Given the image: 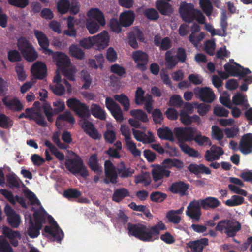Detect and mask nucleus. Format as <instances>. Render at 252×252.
<instances>
[{
	"instance_id": "473e14b6",
	"label": "nucleus",
	"mask_w": 252,
	"mask_h": 252,
	"mask_svg": "<svg viewBox=\"0 0 252 252\" xmlns=\"http://www.w3.org/2000/svg\"><path fill=\"white\" fill-rule=\"evenodd\" d=\"M91 114L95 118L101 120L106 119V114L104 110L100 106L97 104L93 103L90 107Z\"/></svg>"
},
{
	"instance_id": "3c124183",
	"label": "nucleus",
	"mask_w": 252,
	"mask_h": 252,
	"mask_svg": "<svg viewBox=\"0 0 252 252\" xmlns=\"http://www.w3.org/2000/svg\"><path fill=\"white\" fill-rule=\"evenodd\" d=\"M32 44L25 38L20 37L17 42V46L18 50L22 54L23 52H25V51L29 48Z\"/></svg>"
},
{
	"instance_id": "49530a36",
	"label": "nucleus",
	"mask_w": 252,
	"mask_h": 252,
	"mask_svg": "<svg viewBox=\"0 0 252 252\" xmlns=\"http://www.w3.org/2000/svg\"><path fill=\"white\" fill-rule=\"evenodd\" d=\"M129 195V192L127 189L122 188L117 189L114 193L113 200L115 202H119L124 197Z\"/></svg>"
},
{
	"instance_id": "680f3d73",
	"label": "nucleus",
	"mask_w": 252,
	"mask_h": 252,
	"mask_svg": "<svg viewBox=\"0 0 252 252\" xmlns=\"http://www.w3.org/2000/svg\"><path fill=\"white\" fill-rule=\"evenodd\" d=\"M15 71L19 80L21 81H25L27 78V75L24 70L23 65L18 63L15 66Z\"/></svg>"
},
{
	"instance_id": "e433bc0d",
	"label": "nucleus",
	"mask_w": 252,
	"mask_h": 252,
	"mask_svg": "<svg viewBox=\"0 0 252 252\" xmlns=\"http://www.w3.org/2000/svg\"><path fill=\"white\" fill-rule=\"evenodd\" d=\"M158 11L164 15H170L173 10L172 6L168 2L158 0Z\"/></svg>"
},
{
	"instance_id": "e2e57ef3",
	"label": "nucleus",
	"mask_w": 252,
	"mask_h": 252,
	"mask_svg": "<svg viewBox=\"0 0 252 252\" xmlns=\"http://www.w3.org/2000/svg\"><path fill=\"white\" fill-rule=\"evenodd\" d=\"M105 56L107 60L111 62H114L118 59V54L116 51L111 47L107 49Z\"/></svg>"
},
{
	"instance_id": "a878e982",
	"label": "nucleus",
	"mask_w": 252,
	"mask_h": 252,
	"mask_svg": "<svg viewBox=\"0 0 252 252\" xmlns=\"http://www.w3.org/2000/svg\"><path fill=\"white\" fill-rule=\"evenodd\" d=\"M3 234L8 238L13 246H18V241L21 239V235L18 231H14L10 228L4 226L3 227Z\"/></svg>"
},
{
	"instance_id": "c756f323",
	"label": "nucleus",
	"mask_w": 252,
	"mask_h": 252,
	"mask_svg": "<svg viewBox=\"0 0 252 252\" xmlns=\"http://www.w3.org/2000/svg\"><path fill=\"white\" fill-rule=\"evenodd\" d=\"M2 101L8 109L14 111H20L23 108L22 104L16 98L9 99L8 98L5 97L2 99Z\"/></svg>"
},
{
	"instance_id": "f3484780",
	"label": "nucleus",
	"mask_w": 252,
	"mask_h": 252,
	"mask_svg": "<svg viewBox=\"0 0 252 252\" xmlns=\"http://www.w3.org/2000/svg\"><path fill=\"white\" fill-rule=\"evenodd\" d=\"M93 39L96 49L101 51L109 45L110 37L108 32L103 31L98 34L93 36Z\"/></svg>"
},
{
	"instance_id": "4c0bfd02",
	"label": "nucleus",
	"mask_w": 252,
	"mask_h": 252,
	"mask_svg": "<svg viewBox=\"0 0 252 252\" xmlns=\"http://www.w3.org/2000/svg\"><path fill=\"white\" fill-rule=\"evenodd\" d=\"M158 137L162 139L173 141L174 140L172 131L168 127L158 128Z\"/></svg>"
},
{
	"instance_id": "f03ea898",
	"label": "nucleus",
	"mask_w": 252,
	"mask_h": 252,
	"mask_svg": "<svg viewBox=\"0 0 252 252\" xmlns=\"http://www.w3.org/2000/svg\"><path fill=\"white\" fill-rule=\"evenodd\" d=\"M66 105L68 108L82 118L80 121V124L90 137L94 139H99L101 137V135L98 133L94 125L84 119L90 116L89 107L87 106L75 98L68 99L66 101Z\"/></svg>"
},
{
	"instance_id": "423d86ee",
	"label": "nucleus",
	"mask_w": 252,
	"mask_h": 252,
	"mask_svg": "<svg viewBox=\"0 0 252 252\" xmlns=\"http://www.w3.org/2000/svg\"><path fill=\"white\" fill-rule=\"evenodd\" d=\"M129 233L144 241H152L155 240L158 235V227L155 226L147 227L143 224L128 225Z\"/></svg>"
},
{
	"instance_id": "7c9ffc66",
	"label": "nucleus",
	"mask_w": 252,
	"mask_h": 252,
	"mask_svg": "<svg viewBox=\"0 0 252 252\" xmlns=\"http://www.w3.org/2000/svg\"><path fill=\"white\" fill-rule=\"evenodd\" d=\"M133 134L134 138L137 141L143 143H151L154 139L153 134L150 132H148V135H146L139 130L133 129Z\"/></svg>"
},
{
	"instance_id": "c03bdc74",
	"label": "nucleus",
	"mask_w": 252,
	"mask_h": 252,
	"mask_svg": "<svg viewBox=\"0 0 252 252\" xmlns=\"http://www.w3.org/2000/svg\"><path fill=\"white\" fill-rule=\"evenodd\" d=\"M126 146L127 149L135 157L139 156L141 155V152L137 148L136 144L132 141L131 138L125 140Z\"/></svg>"
},
{
	"instance_id": "ea45409f",
	"label": "nucleus",
	"mask_w": 252,
	"mask_h": 252,
	"mask_svg": "<svg viewBox=\"0 0 252 252\" xmlns=\"http://www.w3.org/2000/svg\"><path fill=\"white\" fill-rule=\"evenodd\" d=\"M244 198L242 196L234 195L230 199L224 202V204L229 207H234L240 205L244 203Z\"/></svg>"
},
{
	"instance_id": "774afa93",
	"label": "nucleus",
	"mask_w": 252,
	"mask_h": 252,
	"mask_svg": "<svg viewBox=\"0 0 252 252\" xmlns=\"http://www.w3.org/2000/svg\"><path fill=\"white\" fill-rule=\"evenodd\" d=\"M118 20L112 19L109 23V27L111 30L114 32L119 33L122 30V27Z\"/></svg>"
},
{
	"instance_id": "9d476101",
	"label": "nucleus",
	"mask_w": 252,
	"mask_h": 252,
	"mask_svg": "<svg viewBox=\"0 0 252 252\" xmlns=\"http://www.w3.org/2000/svg\"><path fill=\"white\" fill-rule=\"evenodd\" d=\"M173 131L179 147L181 144H186V142L193 141V137L197 133L196 129L192 127H177L174 128Z\"/></svg>"
},
{
	"instance_id": "a19ab883",
	"label": "nucleus",
	"mask_w": 252,
	"mask_h": 252,
	"mask_svg": "<svg viewBox=\"0 0 252 252\" xmlns=\"http://www.w3.org/2000/svg\"><path fill=\"white\" fill-rule=\"evenodd\" d=\"M180 148L182 151L189 157L199 158L201 155L199 152L194 149L190 147L187 144H181Z\"/></svg>"
},
{
	"instance_id": "8fccbe9b",
	"label": "nucleus",
	"mask_w": 252,
	"mask_h": 252,
	"mask_svg": "<svg viewBox=\"0 0 252 252\" xmlns=\"http://www.w3.org/2000/svg\"><path fill=\"white\" fill-rule=\"evenodd\" d=\"M193 104L195 108L197 109V112L201 116L205 115L211 109V106L209 104L198 102H194Z\"/></svg>"
},
{
	"instance_id": "72a5a7b5",
	"label": "nucleus",
	"mask_w": 252,
	"mask_h": 252,
	"mask_svg": "<svg viewBox=\"0 0 252 252\" xmlns=\"http://www.w3.org/2000/svg\"><path fill=\"white\" fill-rule=\"evenodd\" d=\"M21 54L25 60L30 62L35 61L38 56L37 51L32 44L25 51V52H23Z\"/></svg>"
},
{
	"instance_id": "5fc2aeb1",
	"label": "nucleus",
	"mask_w": 252,
	"mask_h": 252,
	"mask_svg": "<svg viewBox=\"0 0 252 252\" xmlns=\"http://www.w3.org/2000/svg\"><path fill=\"white\" fill-rule=\"evenodd\" d=\"M163 163L165 164L176 167L179 169H182L184 167L183 162L176 158H166Z\"/></svg>"
},
{
	"instance_id": "cd10ccee",
	"label": "nucleus",
	"mask_w": 252,
	"mask_h": 252,
	"mask_svg": "<svg viewBox=\"0 0 252 252\" xmlns=\"http://www.w3.org/2000/svg\"><path fill=\"white\" fill-rule=\"evenodd\" d=\"M135 19L134 13L130 10L126 11L120 15V22L124 27H128L133 22Z\"/></svg>"
},
{
	"instance_id": "0eeeda50",
	"label": "nucleus",
	"mask_w": 252,
	"mask_h": 252,
	"mask_svg": "<svg viewBox=\"0 0 252 252\" xmlns=\"http://www.w3.org/2000/svg\"><path fill=\"white\" fill-rule=\"evenodd\" d=\"M241 229L240 223L234 220L225 219L220 221L215 227L216 231L223 232L228 237L235 236Z\"/></svg>"
},
{
	"instance_id": "79ce46f5",
	"label": "nucleus",
	"mask_w": 252,
	"mask_h": 252,
	"mask_svg": "<svg viewBox=\"0 0 252 252\" xmlns=\"http://www.w3.org/2000/svg\"><path fill=\"white\" fill-rule=\"evenodd\" d=\"M70 6L69 0H59L57 3V10L62 14L66 13L69 10Z\"/></svg>"
},
{
	"instance_id": "f257e3e1",
	"label": "nucleus",
	"mask_w": 252,
	"mask_h": 252,
	"mask_svg": "<svg viewBox=\"0 0 252 252\" xmlns=\"http://www.w3.org/2000/svg\"><path fill=\"white\" fill-rule=\"evenodd\" d=\"M23 193L31 204L36 207V210L34 212V222L32 220L31 215L27 213L25 214L26 223L29 224L27 234L32 238L37 237L40 234V230L45 222V219L47 218L49 225L45 227L43 233H45L46 235L53 238L54 241L60 242L63 238L64 234L57 222L45 211L33 193L26 188L24 189Z\"/></svg>"
},
{
	"instance_id": "4468645a",
	"label": "nucleus",
	"mask_w": 252,
	"mask_h": 252,
	"mask_svg": "<svg viewBox=\"0 0 252 252\" xmlns=\"http://www.w3.org/2000/svg\"><path fill=\"white\" fill-rule=\"evenodd\" d=\"M233 66L229 63H226L224 65L225 72L229 73L231 76L240 77L242 78L246 75L251 73V71L248 68H244L236 62H234Z\"/></svg>"
},
{
	"instance_id": "052dcab7",
	"label": "nucleus",
	"mask_w": 252,
	"mask_h": 252,
	"mask_svg": "<svg viewBox=\"0 0 252 252\" xmlns=\"http://www.w3.org/2000/svg\"><path fill=\"white\" fill-rule=\"evenodd\" d=\"M135 182L136 184L142 183L146 186L151 182V179L148 174H142L135 177Z\"/></svg>"
},
{
	"instance_id": "ddd939ff",
	"label": "nucleus",
	"mask_w": 252,
	"mask_h": 252,
	"mask_svg": "<svg viewBox=\"0 0 252 252\" xmlns=\"http://www.w3.org/2000/svg\"><path fill=\"white\" fill-rule=\"evenodd\" d=\"M193 93L197 98H199L202 101L211 103L215 98V95L212 90L207 87H196L193 90Z\"/></svg>"
},
{
	"instance_id": "5701e85b",
	"label": "nucleus",
	"mask_w": 252,
	"mask_h": 252,
	"mask_svg": "<svg viewBox=\"0 0 252 252\" xmlns=\"http://www.w3.org/2000/svg\"><path fill=\"white\" fill-rule=\"evenodd\" d=\"M189 189V185L183 181L175 182L172 184L169 188L170 191L175 194H179L181 196L187 195Z\"/></svg>"
},
{
	"instance_id": "69168bd1",
	"label": "nucleus",
	"mask_w": 252,
	"mask_h": 252,
	"mask_svg": "<svg viewBox=\"0 0 252 252\" xmlns=\"http://www.w3.org/2000/svg\"><path fill=\"white\" fill-rule=\"evenodd\" d=\"M169 103L171 106L181 107L183 104V101L179 95L174 94L171 97Z\"/></svg>"
},
{
	"instance_id": "20e7f679",
	"label": "nucleus",
	"mask_w": 252,
	"mask_h": 252,
	"mask_svg": "<svg viewBox=\"0 0 252 252\" xmlns=\"http://www.w3.org/2000/svg\"><path fill=\"white\" fill-rule=\"evenodd\" d=\"M51 55L52 56L53 61L56 62L58 69L63 73L64 77L71 81H74L77 69L75 66L71 65L68 56L65 53L60 52H53Z\"/></svg>"
},
{
	"instance_id": "4be33fe9",
	"label": "nucleus",
	"mask_w": 252,
	"mask_h": 252,
	"mask_svg": "<svg viewBox=\"0 0 252 252\" xmlns=\"http://www.w3.org/2000/svg\"><path fill=\"white\" fill-rule=\"evenodd\" d=\"M132 58L137 64V67L144 71L146 69V65L148 63V56L144 52L136 51L132 53Z\"/></svg>"
},
{
	"instance_id": "13d9d810",
	"label": "nucleus",
	"mask_w": 252,
	"mask_h": 252,
	"mask_svg": "<svg viewBox=\"0 0 252 252\" xmlns=\"http://www.w3.org/2000/svg\"><path fill=\"white\" fill-rule=\"evenodd\" d=\"M12 249L4 237L0 236V252H12Z\"/></svg>"
},
{
	"instance_id": "4d7b16f0",
	"label": "nucleus",
	"mask_w": 252,
	"mask_h": 252,
	"mask_svg": "<svg viewBox=\"0 0 252 252\" xmlns=\"http://www.w3.org/2000/svg\"><path fill=\"white\" fill-rule=\"evenodd\" d=\"M205 37L204 32H201L197 36L195 34H190L189 37V41L195 47H197L201 41H202Z\"/></svg>"
},
{
	"instance_id": "58836bf2",
	"label": "nucleus",
	"mask_w": 252,
	"mask_h": 252,
	"mask_svg": "<svg viewBox=\"0 0 252 252\" xmlns=\"http://www.w3.org/2000/svg\"><path fill=\"white\" fill-rule=\"evenodd\" d=\"M69 53L71 56L78 60H82L85 57L83 51L74 44L69 47Z\"/></svg>"
},
{
	"instance_id": "603ef678",
	"label": "nucleus",
	"mask_w": 252,
	"mask_h": 252,
	"mask_svg": "<svg viewBox=\"0 0 252 252\" xmlns=\"http://www.w3.org/2000/svg\"><path fill=\"white\" fill-rule=\"evenodd\" d=\"M130 113L132 117L142 122H146L148 120L147 115L142 110H132L130 111Z\"/></svg>"
},
{
	"instance_id": "37998d69",
	"label": "nucleus",
	"mask_w": 252,
	"mask_h": 252,
	"mask_svg": "<svg viewBox=\"0 0 252 252\" xmlns=\"http://www.w3.org/2000/svg\"><path fill=\"white\" fill-rule=\"evenodd\" d=\"M118 171L120 177L126 178L131 176L134 170L130 168H126L123 162H121L118 166Z\"/></svg>"
},
{
	"instance_id": "6e6552de",
	"label": "nucleus",
	"mask_w": 252,
	"mask_h": 252,
	"mask_svg": "<svg viewBox=\"0 0 252 252\" xmlns=\"http://www.w3.org/2000/svg\"><path fill=\"white\" fill-rule=\"evenodd\" d=\"M72 154L73 158L65 160L66 168L73 174H79L84 178L88 176V172L82 159L73 152H72Z\"/></svg>"
},
{
	"instance_id": "7ed1b4c3",
	"label": "nucleus",
	"mask_w": 252,
	"mask_h": 252,
	"mask_svg": "<svg viewBox=\"0 0 252 252\" xmlns=\"http://www.w3.org/2000/svg\"><path fill=\"white\" fill-rule=\"evenodd\" d=\"M220 205V201L216 197H207L204 199L193 200L187 207L186 215L193 221H198L201 216V207L205 210L214 209Z\"/></svg>"
},
{
	"instance_id": "393cba45",
	"label": "nucleus",
	"mask_w": 252,
	"mask_h": 252,
	"mask_svg": "<svg viewBox=\"0 0 252 252\" xmlns=\"http://www.w3.org/2000/svg\"><path fill=\"white\" fill-rule=\"evenodd\" d=\"M209 244V240L207 238H202L195 241H190L188 246L193 252H202L205 247Z\"/></svg>"
},
{
	"instance_id": "de8ad7c7",
	"label": "nucleus",
	"mask_w": 252,
	"mask_h": 252,
	"mask_svg": "<svg viewBox=\"0 0 252 252\" xmlns=\"http://www.w3.org/2000/svg\"><path fill=\"white\" fill-rule=\"evenodd\" d=\"M89 164L90 168L97 173L102 172V168L98 164L96 156L95 155L91 156L89 159Z\"/></svg>"
},
{
	"instance_id": "864d4df0",
	"label": "nucleus",
	"mask_w": 252,
	"mask_h": 252,
	"mask_svg": "<svg viewBox=\"0 0 252 252\" xmlns=\"http://www.w3.org/2000/svg\"><path fill=\"white\" fill-rule=\"evenodd\" d=\"M193 140H194L199 146H203L204 145H211V142L210 139L205 136H202L200 133L194 135L193 137Z\"/></svg>"
},
{
	"instance_id": "6ab92c4d",
	"label": "nucleus",
	"mask_w": 252,
	"mask_h": 252,
	"mask_svg": "<svg viewBox=\"0 0 252 252\" xmlns=\"http://www.w3.org/2000/svg\"><path fill=\"white\" fill-rule=\"evenodd\" d=\"M239 149L244 155L252 152V133H248L242 136L239 142Z\"/></svg>"
},
{
	"instance_id": "0e129e2a",
	"label": "nucleus",
	"mask_w": 252,
	"mask_h": 252,
	"mask_svg": "<svg viewBox=\"0 0 252 252\" xmlns=\"http://www.w3.org/2000/svg\"><path fill=\"white\" fill-rule=\"evenodd\" d=\"M43 110L48 120L51 122H53V116L55 113L50 104L45 103L43 106Z\"/></svg>"
},
{
	"instance_id": "bf43d9fd",
	"label": "nucleus",
	"mask_w": 252,
	"mask_h": 252,
	"mask_svg": "<svg viewBox=\"0 0 252 252\" xmlns=\"http://www.w3.org/2000/svg\"><path fill=\"white\" fill-rule=\"evenodd\" d=\"M79 45L84 49H89L94 46L93 36L84 38L79 41Z\"/></svg>"
},
{
	"instance_id": "a18cd8bd",
	"label": "nucleus",
	"mask_w": 252,
	"mask_h": 252,
	"mask_svg": "<svg viewBox=\"0 0 252 252\" xmlns=\"http://www.w3.org/2000/svg\"><path fill=\"white\" fill-rule=\"evenodd\" d=\"M199 5L201 8L207 16L211 15L213 6L210 0H200Z\"/></svg>"
},
{
	"instance_id": "aec40b11",
	"label": "nucleus",
	"mask_w": 252,
	"mask_h": 252,
	"mask_svg": "<svg viewBox=\"0 0 252 252\" xmlns=\"http://www.w3.org/2000/svg\"><path fill=\"white\" fill-rule=\"evenodd\" d=\"M4 212L7 216L9 224L13 228H17L21 223L19 215L16 214L12 208L6 205L4 208Z\"/></svg>"
},
{
	"instance_id": "f704fd0d",
	"label": "nucleus",
	"mask_w": 252,
	"mask_h": 252,
	"mask_svg": "<svg viewBox=\"0 0 252 252\" xmlns=\"http://www.w3.org/2000/svg\"><path fill=\"white\" fill-rule=\"evenodd\" d=\"M165 65L167 69L173 68L178 63L176 57L172 55L171 50L166 51L165 54Z\"/></svg>"
},
{
	"instance_id": "1a4fd4ad",
	"label": "nucleus",
	"mask_w": 252,
	"mask_h": 252,
	"mask_svg": "<svg viewBox=\"0 0 252 252\" xmlns=\"http://www.w3.org/2000/svg\"><path fill=\"white\" fill-rule=\"evenodd\" d=\"M144 92L140 87H138L135 94V102L137 104H142L145 102V108L149 113H152L153 120L156 123L158 120V111L155 109L153 111V101L152 96L149 94H146L144 96Z\"/></svg>"
},
{
	"instance_id": "2f4dec72",
	"label": "nucleus",
	"mask_w": 252,
	"mask_h": 252,
	"mask_svg": "<svg viewBox=\"0 0 252 252\" xmlns=\"http://www.w3.org/2000/svg\"><path fill=\"white\" fill-rule=\"evenodd\" d=\"M232 102L235 105L242 106L243 110L247 109L250 106L246 98V96L240 93H236L232 97Z\"/></svg>"
},
{
	"instance_id": "9b49d317",
	"label": "nucleus",
	"mask_w": 252,
	"mask_h": 252,
	"mask_svg": "<svg viewBox=\"0 0 252 252\" xmlns=\"http://www.w3.org/2000/svg\"><path fill=\"white\" fill-rule=\"evenodd\" d=\"M62 82L61 76L58 71H56L53 84L50 86V88L55 94L59 96L63 95L65 91V88ZM63 82L65 85L67 92L68 94L71 93L72 89L71 84L65 79H64Z\"/></svg>"
},
{
	"instance_id": "f8f14e48",
	"label": "nucleus",
	"mask_w": 252,
	"mask_h": 252,
	"mask_svg": "<svg viewBox=\"0 0 252 252\" xmlns=\"http://www.w3.org/2000/svg\"><path fill=\"white\" fill-rule=\"evenodd\" d=\"M196 9L193 4L188 3L185 1L181 2L179 12L183 21L188 23H192L193 21Z\"/></svg>"
},
{
	"instance_id": "6e6d98bb",
	"label": "nucleus",
	"mask_w": 252,
	"mask_h": 252,
	"mask_svg": "<svg viewBox=\"0 0 252 252\" xmlns=\"http://www.w3.org/2000/svg\"><path fill=\"white\" fill-rule=\"evenodd\" d=\"M220 150L221 152L219 154H215L211 152L209 150H207L205 153V160L207 161H213L218 160L220 156L222 155L224 153L222 149H220Z\"/></svg>"
},
{
	"instance_id": "09e8293b",
	"label": "nucleus",
	"mask_w": 252,
	"mask_h": 252,
	"mask_svg": "<svg viewBox=\"0 0 252 252\" xmlns=\"http://www.w3.org/2000/svg\"><path fill=\"white\" fill-rule=\"evenodd\" d=\"M114 98L123 106L125 111H128L129 110L130 106L129 101L126 96L124 94L115 95Z\"/></svg>"
},
{
	"instance_id": "c85d7f7f",
	"label": "nucleus",
	"mask_w": 252,
	"mask_h": 252,
	"mask_svg": "<svg viewBox=\"0 0 252 252\" xmlns=\"http://www.w3.org/2000/svg\"><path fill=\"white\" fill-rule=\"evenodd\" d=\"M188 169L191 173L197 175L199 174L209 175L211 173V170L203 164L198 165L191 163L188 166Z\"/></svg>"
},
{
	"instance_id": "dca6fc26",
	"label": "nucleus",
	"mask_w": 252,
	"mask_h": 252,
	"mask_svg": "<svg viewBox=\"0 0 252 252\" xmlns=\"http://www.w3.org/2000/svg\"><path fill=\"white\" fill-rule=\"evenodd\" d=\"M105 105L117 122H121L124 120V118L121 108L112 98L106 97Z\"/></svg>"
},
{
	"instance_id": "a211bd4d",
	"label": "nucleus",
	"mask_w": 252,
	"mask_h": 252,
	"mask_svg": "<svg viewBox=\"0 0 252 252\" xmlns=\"http://www.w3.org/2000/svg\"><path fill=\"white\" fill-rule=\"evenodd\" d=\"M28 118L31 119H33L36 122L42 126H46V123L42 114L39 110L35 109H27L25 110V113H22L19 116V118Z\"/></svg>"
},
{
	"instance_id": "bb28decb",
	"label": "nucleus",
	"mask_w": 252,
	"mask_h": 252,
	"mask_svg": "<svg viewBox=\"0 0 252 252\" xmlns=\"http://www.w3.org/2000/svg\"><path fill=\"white\" fill-rule=\"evenodd\" d=\"M66 121L71 124L75 122V120L71 113L66 111L63 114L58 116L56 121V125L58 128H61L64 125V122Z\"/></svg>"
},
{
	"instance_id": "39448f33",
	"label": "nucleus",
	"mask_w": 252,
	"mask_h": 252,
	"mask_svg": "<svg viewBox=\"0 0 252 252\" xmlns=\"http://www.w3.org/2000/svg\"><path fill=\"white\" fill-rule=\"evenodd\" d=\"M86 27L91 34L96 33L106 24L103 13L98 8H91L86 13Z\"/></svg>"
},
{
	"instance_id": "338daca9",
	"label": "nucleus",
	"mask_w": 252,
	"mask_h": 252,
	"mask_svg": "<svg viewBox=\"0 0 252 252\" xmlns=\"http://www.w3.org/2000/svg\"><path fill=\"white\" fill-rule=\"evenodd\" d=\"M64 196L70 199L79 197L81 193L76 189H69L64 192Z\"/></svg>"
},
{
	"instance_id": "c9c22d12",
	"label": "nucleus",
	"mask_w": 252,
	"mask_h": 252,
	"mask_svg": "<svg viewBox=\"0 0 252 252\" xmlns=\"http://www.w3.org/2000/svg\"><path fill=\"white\" fill-rule=\"evenodd\" d=\"M107 130L104 136L105 140L110 143H113L116 139V134L114 130V127L111 123H107L106 125Z\"/></svg>"
},
{
	"instance_id": "412c9836",
	"label": "nucleus",
	"mask_w": 252,
	"mask_h": 252,
	"mask_svg": "<svg viewBox=\"0 0 252 252\" xmlns=\"http://www.w3.org/2000/svg\"><path fill=\"white\" fill-rule=\"evenodd\" d=\"M31 72L36 78L42 79L47 74L46 65L42 62L37 61L32 64Z\"/></svg>"
},
{
	"instance_id": "b1692460",
	"label": "nucleus",
	"mask_w": 252,
	"mask_h": 252,
	"mask_svg": "<svg viewBox=\"0 0 252 252\" xmlns=\"http://www.w3.org/2000/svg\"><path fill=\"white\" fill-rule=\"evenodd\" d=\"M104 167L106 178L104 179V182L108 183V179L112 183H116L118 175L115 166L110 161L107 160L105 162Z\"/></svg>"
},
{
	"instance_id": "2eb2a0df",
	"label": "nucleus",
	"mask_w": 252,
	"mask_h": 252,
	"mask_svg": "<svg viewBox=\"0 0 252 252\" xmlns=\"http://www.w3.org/2000/svg\"><path fill=\"white\" fill-rule=\"evenodd\" d=\"M33 33L42 52L48 55L52 54L53 51L48 48L49 41L46 35L43 32L36 29L34 30Z\"/></svg>"
}]
</instances>
